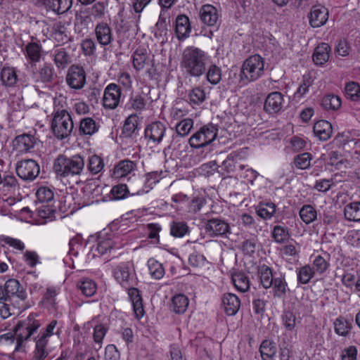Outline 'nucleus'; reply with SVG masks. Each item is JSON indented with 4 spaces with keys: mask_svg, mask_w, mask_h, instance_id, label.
<instances>
[{
    "mask_svg": "<svg viewBox=\"0 0 360 360\" xmlns=\"http://www.w3.org/2000/svg\"><path fill=\"white\" fill-rule=\"evenodd\" d=\"M210 62V56L205 51L195 46H188L183 51L180 68L186 76L199 78L205 75Z\"/></svg>",
    "mask_w": 360,
    "mask_h": 360,
    "instance_id": "obj_1",
    "label": "nucleus"
},
{
    "mask_svg": "<svg viewBox=\"0 0 360 360\" xmlns=\"http://www.w3.org/2000/svg\"><path fill=\"white\" fill-rule=\"evenodd\" d=\"M37 314H30L26 319L19 321L15 326L12 333H7L0 336V341H13L15 336L16 349L24 345L25 342L30 340L41 326V320Z\"/></svg>",
    "mask_w": 360,
    "mask_h": 360,
    "instance_id": "obj_2",
    "label": "nucleus"
},
{
    "mask_svg": "<svg viewBox=\"0 0 360 360\" xmlns=\"http://www.w3.org/2000/svg\"><path fill=\"white\" fill-rule=\"evenodd\" d=\"M84 167L85 160L80 155H59L54 160L53 169L58 177L64 178L80 175Z\"/></svg>",
    "mask_w": 360,
    "mask_h": 360,
    "instance_id": "obj_3",
    "label": "nucleus"
},
{
    "mask_svg": "<svg viewBox=\"0 0 360 360\" xmlns=\"http://www.w3.org/2000/svg\"><path fill=\"white\" fill-rule=\"evenodd\" d=\"M264 59L259 54L246 58L241 66L240 81L243 84L255 82L264 74Z\"/></svg>",
    "mask_w": 360,
    "mask_h": 360,
    "instance_id": "obj_4",
    "label": "nucleus"
},
{
    "mask_svg": "<svg viewBox=\"0 0 360 360\" xmlns=\"http://www.w3.org/2000/svg\"><path fill=\"white\" fill-rule=\"evenodd\" d=\"M112 273L115 279L124 288H129L137 285L138 278L131 262H122L115 266Z\"/></svg>",
    "mask_w": 360,
    "mask_h": 360,
    "instance_id": "obj_5",
    "label": "nucleus"
},
{
    "mask_svg": "<svg viewBox=\"0 0 360 360\" xmlns=\"http://www.w3.org/2000/svg\"><path fill=\"white\" fill-rule=\"evenodd\" d=\"M51 128L54 136L58 140H63L70 136L74 123L70 112L53 115Z\"/></svg>",
    "mask_w": 360,
    "mask_h": 360,
    "instance_id": "obj_6",
    "label": "nucleus"
},
{
    "mask_svg": "<svg viewBox=\"0 0 360 360\" xmlns=\"http://www.w3.org/2000/svg\"><path fill=\"white\" fill-rule=\"evenodd\" d=\"M218 128L216 124L208 123L201 127L189 139L191 148H200L210 145L217 136Z\"/></svg>",
    "mask_w": 360,
    "mask_h": 360,
    "instance_id": "obj_7",
    "label": "nucleus"
},
{
    "mask_svg": "<svg viewBox=\"0 0 360 360\" xmlns=\"http://www.w3.org/2000/svg\"><path fill=\"white\" fill-rule=\"evenodd\" d=\"M15 172L23 181H32L39 176L40 167L37 161L32 159H25L17 162Z\"/></svg>",
    "mask_w": 360,
    "mask_h": 360,
    "instance_id": "obj_8",
    "label": "nucleus"
},
{
    "mask_svg": "<svg viewBox=\"0 0 360 360\" xmlns=\"http://www.w3.org/2000/svg\"><path fill=\"white\" fill-rule=\"evenodd\" d=\"M65 80L71 89L80 90L86 84V72L82 67L73 65L68 69Z\"/></svg>",
    "mask_w": 360,
    "mask_h": 360,
    "instance_id": "obj_9",
    "label": "nucleus"
},
{
    "mask_svg": "<svg viewBox=\"0 0 360 360\" xmlns=\"http://www.w3.org/2000/svg\"><path fill=\"white\" fill-rule=\"evenodd\" d=\"M122 91L120 86L114 83L109 84L104 89L103 105L108 110L115 109L120 102Z\"/></svg>",
    "mask_w": 360,
    "mask_h": 360,
    "instance_id": "obj_10",
    "label": "nucleus"
},
{
    "mask_svg": "<svg viewBox=\"0 0 360 360\" xmlns=\"http://www.w3.org/2000/svg\"><path fill=\"white\" fill-rule=\"evenodd\" d=\"M167 127L160 121L153 122L145 129V137L154 144L160 143L165 136Z\"/></svg>",
    "mask_w": 360,
    "mask_h": 360,
    "instance_id": "obj_11",
    "label": "nucleus"
},
{
    "mask_svg": "<svg viewBox=\"0 0 360 360\" xmlns=\"http://www.w3.org/2000/svg\"><path fill=\"white\" fill-rule=\"evenodd\" d=\"M114 25L117 33L131 32L132 34H134L137 31L138 19L133 15L124 17L120 12Z\"/></svg>",
    "mask_w": 360,
    "mask_h": 360,
    "instance_id": "obj_12",
    "label": "nucleus"
},
{
    "mask_svg": "<svg viewBox=\"0 0 360 360\" xmlns=\"http://www.w3.org/2000/svg\"><path fill=\"white\" fill-rule=\"evenodd\" d=\"M284 96L279 91H274L266 96L264 104V110L270 114L274 115L281 112L284 105Z\"/></svg>",
    "mask_w": 360,
    "mask_h": 360,
    "instance_id": "obj_13",
    "label": "nucleus"
},
{
    "mask_svg": "<svg viewBox=\"0 0 360 360\" xmlns=\"http://www.w3.org/2000/svg\"><path fill=\"white\" fill-rule=\"evenodd\" d=\"M201 22L209 27H217L219 25V14L216 7L211 4L203 5L199 11Z\"/></svg>",
    "mask_w": 360,
    "mask_h": 360,
    "instance_id": "obj_14",
    "label": "nucleus"
},
{
    "mask_svg": "<svg viewBox=\"0 0 360 360\" xmlns=\"http://www.w3.org/2000/svg\"><path fill=\"white\" fill-rule=\"evenodd\" d=\"M70 47L56 46L51 55L58 69H64L72 63Z\"/></svg>",
    "mask_w": 360,
    "mask_h": 360,
    "instance_id": "obj_15",
    "label": "nucleus"
},
{
    "mask_svg": "<svg viewBox=\"0 0 360 360\" xmlns=\"http://www.w3.org/2000/svg\"><path fill=\"white\" fill-rule=\"evenodd\" d=\"M4 290L9 301H11L12 298H17L22 302L27 299L25 290L16 279L8 280L4 285Z\"/></svg>",
    "mask_w": 360,
    "mask_h": 360,
    "instance_id": "obj_16",
    "label": "nucleus"
},
{
    "mask_svg": "<svg viewBox=\"0 0 360 360\" xmlns=\"http://www.w3.org/2000/svg\"><path fill=\"white\" fill-rule=\"evenodd\" d=\"M309 24L312 27H320L327 22L328 11L321 5L313 6L309 14Z\"/></svg>",
    "mask_w": 360,
    "mask_h": 360,
    "instance_id": "obj_17",
    "label": "nucleus"
},
{
    "mask_svg": "<svg viewBox=\"0 0 360 360\" xmlns=\"http://www.w3.org/2000/svg\"><path fill=\"white\" fill-rule=\"evenodd\" d=\"M115 248V243L111 238L99 236L96 245L91 247L90 253H92L93 257H99L110 252Z\"/></svg>",
    "mask_w": 360,
    "mask_h": 360,
    "instance_id": "obj_18",
    "label": "nucleus"
},
{
    "mask_svg": "<svg viewBox=\"0 0 360 360\" xmlns=\"http://www.w3.org/2000/svg\"><path fill=\"white\" fill-rule=\"evenodd\" d=\"M37 139L31 134H23L17 136L13 141V149L18 153H27L34 147Z\"/></svg>",
    "mask_w": 360,
    "mask_h": 360,
    "instance_id": "obj_19",
    "label": "nucleus"
},
{
    "mask_svg": "<svg viewBox=\"0 0 360 360\" xmlns=\"http://www.w3.org/2000/svg\"><path fill=\"white\" fill-rule=\"evenodd\" d=\"M94 32L96 41L101 46L110 45L114 40L112 29L107 22L98 23L95 27Z\"/></svg>",
    "mask_w": 360,
    "mask_h": 360,
    "instance_id": "obj_20",
    "label": "nucleus"
},
{
    "mask_svg": "<svg viewBox=\"0 0 360 360\" xmlns=\"http://www.w3.org/2000/svg\"><path fill=\"white\" fill-rule=\"evenodd\" d=\"M191 26L188 16L179 15L175 21V34L177 39L184 41L190 36Z\"/></svg>",
    "mask_w": 360,
    "mask_h": 360,
    "instance_id": "obj_21",
    "label": "nucleus"
},
{
    "mask_svg": "<svg viewBox=\"0 0 360 360\" xmlns=\"http://www.w3.org/2000/svg\"><path fill=\"white\" fill-rule=\"evenodd\" d=\"M205 229L212 236H222L229 232L230 226L225 221L216 218L208 220Z\"/></svg>",
    "mask_w": 360,
    "mask_h": 360,
    "instance_id": "obj_22",
    "label": "nucleus"
},
{
    "mask_svg": "<svg viewBox=\"0 0 360 360\" xmlns=\"http://www.w3.org/2000/svg\"><path fill=\"white\" fill-rule=\"evenodd\" d=\"M221 302L224 310L228 316L235 315L240 307L239 297L233 293L228 292L224 294Z\"/></svg>",
    "mask_w": 360,
    "mask_h": 360,
    "instance_id": "obj_23",
    "label": "nucleus"
},
{
    "mask_svg": "<svg viewBox=\"0 0 360 360\" xmlns=\"http://www.w3.org/2000/svg\"><path fill=\"white\" fill-rule=\"evenodd\" d=\"M22 51L27 59L32 62L37 63L41 58L42 46L41 44L34 41L32 37L31 41L25 45V47L22 49Z\"/></svg>",
    "mask_w": 360,
    "mask_h": 360,
    "instance_id": "obj_24",
    "label": "nucleus"
},
{
    "mask_svg": "<svg viewBox=\"0 0 360 360\" xmlns=\"http://www.w3.org/2000/svg\"><path fill=\"white\" fill-rule=\"evenodd\" d=\"M20 189L17 178L11 174H5L1 179L0 191L5 195L15 193Z\"/></svg>",
    "mask_w": 360,
    "mask_h": 360,
    "instance_id": "obj_25",
    "label": "nucleus"
},
{
    "mask_svg": "<svg viewBox=\"0 0 360 360\" xmlns=\"http://www.w3.org/2000/svg\"><path fill=\"white\" fill-rule=\"evenodd\" d=\"M136 163L129 159L120 161L114 167L112 176L115 179L127 176L136 169Z\"/></svg>",
    "mask_w": 360,
    "mask_h": 360,
    "instance_id": "obj_26",
    "label": "nucleus"
},
{
    "mask_svg": "<svg viewBox=\"0 0 360 360\" xmlns=\"http://www.w3.org/2000/svg\"><path fill=\"white\" fill-rule=\"evenodd\" d=\"M1 82L5 87H14L18 81L17 70L13 67L4 66L0 72Z\"/></svg>",
    "mask_w": 360,
    "mask_h": 360,
    "instance_id": "obj_27",
    "label": "nucleus"
},
{
    "mask_svg": "<svg viewBox=\"0 0 360 360\" xmlns=\"http://www.w3.org/2000/svg\"><path fill=\"white\" fill-rule=\"evenodd\" d=\"M315 136L321 141H327L333 133L331 124L326 120H319L316 122L313 127Z\"/></svg>",
    "mask_w": 360,
    "mask_h": 360,
    "instance_id": "obj_28",
    "label": "nucleus"
},
{
    "mask_svg": "<svg viewBox=\"0 0 360 360\" xmlns=\"http://www.w3.org/2000/svg\"><path fill=\"white\" fill-rule=\"evenodd\" d=\"M188 304V298L185 295L176 294L171 299L169 309L176 314H182L186 311Z\"/></svg>",
    "mask_w": 360,
    "mask_h": 360,
    "instance_id": "obj_29",
    "label": "nucleus"
},
{
    "mask_svg": "<svg viewBox=\"0 0 360 360\" xmlns=\"http://www.w3.org/2000/svg\"><path fill=\"white\" fill-rule=\"evenodd\" d=\"M260 285L264 289H269L273 286V282L275 278L272 269L266 264L259 266L257 271Z\"/></svg>",
    "mask_w": 360,
    "mask_h": 360,
    "instance_id": "obj_30",
    "label": "nucleus"
},
{
    "mask_svg": "<svg viewBox=\"0 0 360 360\" xmlns=\"http://www.w3.org/2000/svg\"><path fill=\"white\" fill-rule=\"evenodd\" d=\"M99 124L91 117H84L79 122V134L91 136L99 129Z\"/></svg>",
    "mask_w": 360,
    "mask_h": 360,
    "instance_id": "obj_31",
    "label": "nucleus"
},
{
    "mask_svg": "<svg viewBox=\"0 0 360 360\" xmlns=\"http://www.w3.org/2000/svg\"><path fill=\"white\" fill-rule=\"evenodd\" d=\"M330 47L327 43L320 44L313 53V61L317 65L325 64L330 57Z\"/></svg>",
    "mask_w": 360,
    "mask_h": 360,
    "instance_id": "obj_32",
    "label": "nucleus"
},
{
    "mask_svg": "<svg viewBox=\"0 0 360 360\" xmlns=\"http://www.w3.org/2000/svg\"><path fill=\"white\" fill-rule=\"evenodd\" d=\"M105 163L103 158L96 154L89 156L86 161V168L91 174H98L103 170Z\"/></svg>",
    "mask_w": 360,
    "mask_h": 360,
    "instance_id": "obj_33",
    "label": "nucleus"
},
{
    "mask_svg": "<svg viewBox=\"0 0 360 360\" xmlns=\"http://www.w3.org/2000/svg\"><path fill=\"white\" fill-rule=\"evenodd\" d=\"M345 219L349 221H360V202L354 201L344 207Z\"/></svg>",
    "mask_w": 360,
    "mask_h": 360,
    "instance_id": "obj_34",
    "label": "nucleus"
},
{
    "mask_svg": "<svg viewBox=\"0 0 360 360\" xmlns=\"http://www.w3.org/2000/svg\"><path fill=\"white\" fill-rule=\"evenodd\" d=\"M44 5L48 9L60 14L70 9L72 0H44Z\"/></svg>",
    "mask_w": 360,
    "mask_h": 360,
    "instance_id": "obj_35",
    "label": "nucleus"
},
{
    "mask_svg": "<svg viewBox=\"0 0 360 360\" xmlns=\"http://www.w3.org/2000/svg\"><path fill=\"white\" fill-rule=\"evenodd\" d=\"M276 205L271 202H261L255 207L257 215L265 220L271 219L276 213Z\"/></svg>",
    "mask_w": 360,
    "mask_h": 360,
    "instance_id": "obj_36",
    "label": "nucleus"
},
{
    "mask_svg": "<svg viewBox=\"0 0 360 360\" xmlns=\"http://www.w3.org/2000/svg\"><path fill=\"white\" fill-rule=\"evenodd\" d=\"M276 352L275 342L269 340H264L262 342L259 352L263 360H272Z\"/></svg>",
    "mask_w": 360,
    "mask_h": 360,
    "instance_id": "obj_37",
    "label": "nucleus"
},
{
    "mask_svg": "<svg viewBox=\"0 0 360 360\" xmlns=\"http://www.w3.org/2000/svg\"><path fill=\"white\" fill-rule=\"evenodd\" d=\"M205 75L209 83L216 85L221 80V68L214 63L208 64Z\"/></svg>",
    "mask_w": 360,
    "mask_h": 360,
    "instance_id": "obj_38",
    "label": "nucleus"
},
{
    "mask_svg": "<svg viewBox=\"0 0 360 360\" xmlns=\"http://www.w3.org/2000/svg\"><path fill=\"white\" fill-rule=\"evenodd\" d=\"M232 281L235 288L240 292L248 291L250 286L248 276L243 272L234 273L232 275Z\"/></svg>",
    "mask_w": 360,
    "mask_h": 360,
    "instance_id": "obj_39",
    "label": "nucleus"
},
{
    "mask_svg": "<svg viewBox=\"0 0 360 360\" xmlns=\"http://www.w3.org/2000/svg\"><path fill=\"white\" fill-rule=\"evenodd\" d=\"M77 288L86 297H91L96 292V284L90 278H82L77 281Z\"/></svg>",
    "mask_w": 360,
    "mask_h": 360,
    "instance_id": "obj_40",
    "label": "nucleus"
},
{
    "mask_svg": "<svg viewBox=\"0 0 360 360\" xmlns=\"http://www.w3.org/2000/svg\"><path fill=\"white\" fill-rule=\"evenodd\" d=\"M34 340L36 343L34 351V360H45L50 353V350L46 347L49 342L38 338H34Z\"/></svg>",
    "mask_w": 360,
    "mask_h": 360,
    "instance_id": "obj_41",
    "label": "nucleus"
},
{
    "mask_svg": "<svg viewBox=\"0 0 360 360\" xmlns=\"http://www.w3.org/2000/svg\"><path fill=\"white\" fill-rule=\"evenodd\" d=\"M146 104L147 101L145 96L141 94H136L129 98L126 104V108L136 112H141L146 109Z\"/></svg>",
    "mask_w": 360,
    "mask_h": 360,
    "instance_id": "obj_42",
    "label": "nucleus"
},
{
    "mask_svg": "<svg viewBox=\"0 0 360 360\" xmlns=\"http://www.w3.org/2000/svg\"><path fill=\"white\" fill-rule=\"evenodd\" d=\"M271 237L276 243H285L290 237L289 230L285 226L276 225L272 229Z\"/></svg>",
    "mask_w": 360,
    "mask_h": 360,
    "instance_id": "obj_43",
    "label": "nucleus"
},
{
    "mask_svg": "<svg viewBox=\"0 0 360 360\" xmlns=\"http://www.w3.org/2000/svg\"><path fill=\"white\" fill-rule=\"evenodd\" d=\"M334 330L338 335L346 337L352 329V323L342 316L338 317L334 321Z\"/></svg>",
    "mask_w": 360,
    "mask_h": 360,
    "instance_id": "obj_44",
    "label": "nucleus"
},
{
    "mask_svg": "<svg viewBox=\"0 0 360 360\" xmlns=\"http://www.w3.org/2000/svg\"><path fill=\"white\" fill-rule=\"evenodd\" d=\"M330 255L324 252V256L317 255L315 256L313 260L312 269L315 272L322 274L327 271L329 267Z\"/></svg>",
    "mask_w": 360,
    "mask_h": 360,
    "instance_id": "obj_45",
    "label": "nucleus"
},
{
    "mask_svg": "<svg viewBox=\"0 0 360 360\" xmlns=\"http://www.w3.org/2000/svg\"><path fill=\"white\" fill-rule=\"evenodd\" d=\"M314 80L309 75H304L299 87L294 94V98L300 101L309 92V87L313 84Z\"/></svg>",
    "mask_w": 360,
    "mask_h": 360,
    "instance_id": "obj_46",
    "label": "nucleus"
},
{
    "mask_svg": "<svg viewBox=\"0 0 360 360\" xmlns=\"http://www.w3.org/2000/svg\"><path fill=\"white\" fill-rule=\"evenodd\" d=\"M297 282L301 284H307L315 274L314 270L310 265L306 264L296 269Z\"/></svg>",
    "mask_w": 360,
    "mask_h": 360,
    "instance_id": "obj_47",
    "label": "nucleus"
},
{
    "mask_svg": "<svg viewBox=\"0 0 360 360\" xmlns=\"http://www.w3.org/2000/svg\"><path fill=\"white\" fill-rule=\"evenodd\" d=\"M188 97L191 104L199 105L205 101L206 93L202 87L196 86L189 91Z\"/></svg>",
    "mask_w": 360,
    "mask_h": 360,
    "instance_id": "obj_48",
    "label": "nucleus"
},
{
    "mask_svg": "<svg viewBox=\"0 0 360 360\" xmlns=\"http://www.w3.org/2000/svg\"><path fill=\"white\" fill-rule=\"evenodd\" d=\"M148 267L150 275L154 279L159 280L165 275V269L162 264L153 258L148 259Z\"/></svg>",
    "mask_w": 360,
    "mask_h": 360,
    "instance_id": "obj_49",
    "label": "nucleus"
},
{
    "mask_svg": "<svg viewBox=\"0 0 360 360\" xmlns=\"http://www.w3.org/2000/svg\"><path fill=\"white\" fill-rule=\"evenodd\" d=\"M139 117L136 114L129 115L125 120L122 133L125 136H131L137 131Z\"/></svg>",
    "mask_w": 360,
    "mask_h": 360,
    "instance_id": "obj_50",
    "label": "nucleus"
},
{
    "mask_svg": "<svg viewBox=\"0 0 360 360\" xmlns=\"http://www.w3.org/2000/svg\"><path fill=\"white\" fill-rule=\"evenodd\" d=\"M312 155L309 153H303L295 156L293 165L298 169H307L311 166Z\"/></svg>",
    "mask_w": 360,
    "mask_h": 360,
    "instance_id": "obj_51",
    "label": "nucleus"
},
{
    "mask_svg": "<svg viewBox=\"0 0 360 360\" xmlns=\"http://www.w3.org/2000/svg\"><path fill=\"white\" fill-rule=\"evenodd\" d=\"M148 58L146 50L137 49L133 54V66L137 71L143 70Z\"/></svg>",
    "mask_w": 360,
    "mask_h": 360,
    "instance_id": "obj_52",
    "label": "nucleus"
},
{
    "mask_svg": "<svg viewBox=\"0 0 360 360\" xmlns=\"http://www.w3.org/2000/svg\"><path fill=\"white\" fill-rule=\"evenodd\" d=\"M288 284L285 281V276H276L274 282L273 288L274 296L278 297H284L286 294Z\"/></svg>",
    "mask_w": 360,
    "mask_h": 360,
    "instance_id": "obj_53",
    "label": "nucleus"
},
{
    "mask_svg": "<svg viewBox=\"0 0 360 360\" xmlns=\"http://www.w3.org/2000/svg\"><path fill=\"white\" fill-rule=\"evenodd\" d=\"M58 321L52 320L46 327L45 329L41 330L37 338L49 342V338L54 334L59 335L60 328H57Z\"/></svg>",
    "mask_w": 360,
    "mask_h": 360,
    "instance_id": "obj_54",
    "label": "nucleus"
},
{
    "mask_svg": "<svg viewBox=\"0 0 360 360\" xmlns=\"http://www.w3.org/2000/svg\"><path fill=\"white\" fill-rule=\"evenodd\" d=\"M189 231V228L186 222L172 221L170 224V234L175 238H182Z\"/></svg>",
    "mask_w": 360,
    "mask_h": 360,
    "instance_id": "obj_55",
    "label": "nucleus"
},
{
    "mask_svg": "<svg viewBox=\"0 0 360 360\" xmlns=\"http://www.w3.org/2000/svg\"><path fill=\"white\" fill-rule=\"evenodd\" d=\"M194 121L191 118H185L179 121L175 126L178 135L184 137L189 134L193 128Z\"/></svg>",
    "mask_w": 360,
    "mask_h": 360,
    "instance_id": "obj_56",
    "label": "nucleus"
},
{
    "mask_svg": "<svg viewBox=\"0 0 360 360\" xmlns=\"http://www.w3.org/2000/svg\"><path fill=\"white\" fill-rule=\"evenodd\" d=\"M316 216V210L310 205H304L300 210V217L306 224L313 222Z\"/></svg>",
    "mask_w": 360,
    "mask_h": 360,
    "instance_id": "obj_57",
    "label": "nucleus"
},
{
    "mask_svg": "<svg viewBox=\"0 0 360 360\" xmlns=\"http://www.w3.org/2000/svg\"><path fill=\"white\" fill-rule=\"evenodd\" d=\"M345 94L347 98L356 101L360 98V85L356 82H349L345 87Z\"/></svg>",
    "mask_w": 360,
    "mask_h": 360,
    "instance_id": "obj_58",
    "label": "nucleus"
},
{
    "mask_svg": "<svg viewBox=\"0 0 360 360\" xmlns=\"http://www.w3.org/2000/svg\"><path fill=\"white\" fill-rule=\"evenodd\" d=\"M108 331V327L105 324H96L94 328L93 338L94 342L98 345V349L102 347L103 340Z\"/></svg>",
    "mask_w": 360,
    "mask_h": 360,
    "instance_id": "obj_59",
    "label": "nucleus"
},
{
    "mask_svg": "<svg viewBox=\"0 0 360 360\" xmlns=\"http://www.w3.org/2000/svg\"><path fill=\"white\" fill-rule=\"evenodd\" d=\"M68 98L66 96L60 94L56 95L53 98V115H57L58 113L69 112L67 110L68 108Z\"/></svg>",
    "mask_w": 360,
    "mask_h": 360,
    "instance_id": "obj_60",
    "label": "nucleus"
},
{
    "mask_svg": "<svg viewBox=\"0 0 360 360\" xmlns=\"http://www.w3.org/2000/svg\"><path fill=\"white\" fill-rule=\"evenodd\" d=\"M53 30V37L58 42L67 41L69 39V32L64 25L57 23L54 25Z\"/></svg>",
    "mask_w": 360,
    "mask_h": 360,
    "instance_id": "obj_61",
    "label": "nucleus"
},
{
    "mask_svg": "<svg viewBox=\"0 0 360 360\" xmlns=\"http://www.w3.org/2000/svg\"><path fill=\"white\" fill-rule=\"evenodd\" d=\"M322 105L326 110H338L341 106L340 98L335 95H327L322 100Z\"/></svg>",
    "mask_w": 360,
    "mask_h": 360,
    "instance_id": "obj_62",
    "label": "nucleus"
},
{
    "mask_svg": "<svg viewBox=\"0 0 360 360\" xmlns=\"http://www.w3.org/2000/svg\"><path fill=\"white\" fill-rule=\"evenodd\" d=\"M148 232V238H150L153 243L158 244L160 243L159 233L162 231V226L158 223H150L146 226Z\"/></svg>",
    "mask_w": 360,
    "mask_h": 360,
    "instance_id": "obj_63",
    "label": "nucleus"
},
{
    "mask_svg": "<svg viewBox=\"0 0 360 360\" xmlns=\"http://www.w3.org/2000/svg\"><path fill=\"white\" fill-rule=\"evenodd\" d=\"M36 196L41 202H49L53 200L54 193L52 189L41 186L37 189Z\"/></svg>",
    "mask_w": 360,
    "mask_h": 360,
    "instance_id": "obj_64",
    "label": "nucleus"
}]
</instances>
